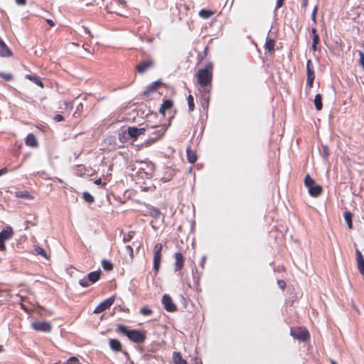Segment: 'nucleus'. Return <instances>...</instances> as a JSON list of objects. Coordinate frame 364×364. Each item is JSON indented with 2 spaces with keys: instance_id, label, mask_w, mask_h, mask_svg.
Masks as SVG:
<instances>
[{
  "instance_id": "nucleus-1",
  "label": "nucleus",
  "mask_w": 364,
  "mask_h": 364,
  "mask_svg": "<svg viewBox=\"0 0 364 364\" xmlns=\"http://www.w3.org/2000/svg\"><path fill=\"white\" fill-rule=\"evenodd\" d=\"M116 332L126 336L130 341L136 343H141L146 339V335L142 331L137 329L129 330L126 326L122 324L117 326Z\"/></svg>"
},
{
  "instance_id": "nucleus-2",
  "label": "nucleus",
  "mask_w": 364,
  "mask_h": 364,
  "mask_svg": "<svg viewBox=\"0 0 364 364\" xmlns=\"http://www.w3.org/2000/svg\"><path fill=\"white\" fill-rule=\"evenodd\" d=\"M199 85H211L213 79V65L208 63L204 68L199 69L196 73Z\"/></svg>"
},
{
  "instance_id": "nucleus-3",
  "label": "nucleus",
  "mask_w": 364,
  "mask_h": 364,
  "mask_svg": "<svg viewBox=\"0 0 364 364\" xmlns=\"http://www.w3.org/2000/svg\"><path fill=\"white\" fill-rule=\"evenodd\" d=\"M145 128H146V132H148L149 136L148 139L149 142H154L159 139L166 131L165 125H156L153 127L146 125Z\"/></svg>"
},
{
  "instance_id": "nucleus-4",
  "label": "nucleus",
  "mask_w": 364,
  "mask_h": 364,
  "mask_svg": "<svg viewBox=\"0 0 364 364\" xmlns=\"http://www.w3.org/2000/svg\"><path fill=\"white\" fill-rule=\"evenodd\" d=\"M304 185L308 188V192L311 196L318 197L321 194V186L317 185L309 174H306L305 176Z\"/></svg>"
},
{
  "instance_id": "nucleus-5",
  "label": "nucleus",
  "mask_w": 364,
  "mask_h": 364,
  "mask_svg": "<svg viewBox=\"0 0 364 364\" xmlns=\"http://www.w3.org/2000/svg\"><path fill=\"white\" fill-rule=\"evenodd\" d=\"M135 169H137L136 172L141 178H149L153 173L154 168L151 164L141 161L134 166V170Z\"/></svg>"
},
{
  "instance_id": "nucleus-6",
  "label": "nucleus",
  "mask_w": 364,
  "mask_h": 364,
  "mask_svg": "<svg viewBox=\"0 0 364 364\" xmlns=\"http://www.w3.org/2000/svg\"><path fill=\"white\" fill-rule=\"evenodd\" d=\"M32 329L38 332L49 333L51 331L52 325L46 321H35L31 324Z\"/></svg>"
},
{
  "instance_id": "nucleus-7",
  "label": "nucleus",
  "mask_w": 364,
  "mask_h": 364,
  "mask_svg": "<svg viewBox=\"0 0 364 364\" xmlns=\"http://www.w3.org/2000/svg\"><path fill=\"white\" fill-rule=\"evenodd\" d=\"M162 245L157 243L154 247V270L157 272L159 271L161 258Z\"/></svg>"
},
{
  "instance_id": "nucleus-8",
  "label": "nucleus",
  "mask_w": 364,
  "mask_h": 364,
  "mask_svg": "<svg viewBox=\"0 0 364 364\" xmlns=\"http://www.w3.org/2000/svg\"><path fill=\"white\" fill-rule=\"evenodd\" d=\"M306 85L311 87L315 79V74L312 62L309 59L306 62Z\"/></svg>"
},
{
  "instance_id": "nucleus-9",
  "label": "nucleus",
  "mask_w": 364,
  "mask_h": 364,
  "mask_svg": "<svg viewBox=\"0 0 364 364\" xmlns=\"http://www.w3.org/2000/svg\"><path fill=\"white\" fill-rule=\"evenodd\" d=\"M154 65V62L151 59L145 60L143 61H141L136 66V71L140 73H144L148 70L153 68Z\"/></svg>"
},
{
  "instance_id": "nucleus-10",
  "label": "nucleus",
  "mask_w": 364,
  "mask_h": 364,
  "mask_svg": "<svg viewBox=\"0 0 364 364\" xmlns=\"http://www.w3.org/2000/svg\"><path fill=\"white\" fill-rule=\"evenodd\" d=\"M114 301V296H111L101 302L94 310L95 314H100L109 309Z\"/></svg>"
},
{
  "instance_id": "nucleus-11",
  "label": "nucleus",
  "mask_w": 364,
  "mask_h": 364,
  "mask_svg": "<svg viewBox=\"0 0 364 364\" xmlns=\"http://www.w3.org/2000/svg\"><path fill=\"white\" fill-rule=\"evenodd\" d=\"M162 304L165 309L168 312H174L177 310L176 305L173 303L172 299L168 294H164L163 296Z\"/></svg>"
},
{
  "instance_id": "nucleus-12",
  "label": "nucleus",
  "mask_w": 364,
  "mask_h": 364,
  "mask_svg": "<svg viewBox=\"0 0 364 364\" xmlns=\"http://www.w3.org/2000/svg\"><path fill=\"white\" fill-rule=\"evenodd\" d=\"M290 334L295 338H297L300 341H305L309 338V333L306 330H293L291 329L290 331Z\"/></svg>"
},
{
  "instance_id": "nucleus-13",
  "label": "nucleus",
  "mask_w": 364,
  "mask_h": 364,
  "mask_svg": "<svg viewBox=\"0 0 364 364\" xmlns=\"http://www.w3.org/2000/svg\"><path fill=\"white\" fill-rule=\"evenodd\" d=\"M146 132V128L141 127H129L127 129V134L131 138L136 139L137 136L144 134Z\"/></svg>"
},
{
  "instance_id": "nucleus-14",
  "label": "nucleus",
  "mask_w": 364,
  "mask_h": 364,
  "mask_svg": "<svg viewBox=\"0 0 364 364\" xmlns=\"http://www.w3.org/2000/svg\"><path fill=\"white\" fill-rule=\"evenodd\" d=\"M175 258V264H174V271L178 272L180 271L184 264V257L182 254L180 252H176L174 254Z\"/></svg>"
},
{
  "instance_id": "nucleus-15",
  "label": "nucleus",
  "mask_w": 364,
  "mask_h": 364,
  "mask_svg": "<svg viewBox=\"0 0 364 364\" xmlns=\"http://www.w3.org/2000/svg\"><path fill=\"white\" fill-rule=\"evenodd\" d=\"M356 260L358 263V269L360 273L364 277V258L359 250H355Z\"/></svg>"
},
{
  "instance_id": "nucleus-16",
  "label": "nucleus",
  "mask_w": 364,
  "mask_h": 364,
  "mask_svg": "<svg viewBox=\"0 0 364 364\" xmlns=\"http://www.w3.org/2000/svg\"><path fill=\"white\" fill-rule=\"evenodd\" d=\"M14 235L13 229L11 227L8 226L2 231L0 232V239L3 240H6L10 239Z\"/></svg>"
},
{
  "instance_id": "nucleus-17",
  "label": "nucleus",
  "mask_w": 364,
  "mask_h": 364,
  "mask_svg": "<svg viewBox=\"0 0 364 364\" xmlns=\"http://www.w3.org/2000/svg\"><path fill=\"white\" fill-rule=\"evenodd\" d=\"M11 55V51L6 43L0 38V56L8 57Z\"/></svg>"
},
{
  "instance_id": "nucleus-18",
  "label": "nucleus",
  "mask_w": 364,
  "mask_h": 364,
  "mask_svg": "<svg viewBox=\"0 0 364 364\" xmlns=\"http://www.w3.org/2000/svg\"><path fill=\"white\" fill-rule=\"evenodd\" d=\"M109 345L113 351L119 352L122 350V344L117 339L110 338L109 340Z\"/></svg>"
},
{
  "instance_id": "nucleus-19",
  "label": "nucleus",
  "mask_w": 364,
  "mask_h": 364,
  "mask_svg": "<svg viewBox=\"0 0 364 364\" xmlns=\"http://www.w3.org/2000/svg\"><path fill=\"white\" fill-rule=\"evenodd\" d=\"M14 196L18 198H23L26 200H33V196L29 193L27 191H16L14 192Z\"/></svg>"
},
{
  "instance_id": "nucleus-20",
  "label": "nucleus",
  "mask_w": 364,
  "mask_h": 364,
  "mask_svg": "<svg viewBox=\"0 0 364 364\" xmlns=\"http://www.w3.org/2000/svg\"><path fill=\"white\" fill-rule=\"evenodd\" d=\"M100 274H101V271L100 270H97V271H94V272H90L87 275V277H88L87 280L90 281L91 284H94V283H95L96 282H97L100 279Z\"/></svg>"
},
{
  "instance_id": "nucleus-21",
  "label": "nucleus",
  "mask_w": 364,
  "mask_h": 364,
  "mask_svg": "<svg viewBox=\"0 0 364 364\" xmlns=\"http://www.w3.org/2000/svg\"><path fill=\"white\" fill-rule=\"evenodd\" d=\"M26 144L31 147H36L38 142L36 136L33 134H29L26 139Z\"/></svg>"
},
{
  "instance_id": "nucleus-22",
  "label": "nucleus",
  "mask_w": 364,
  "mask_h": 364,
  "mask_svg": "<svg viewBox=\"0 0 364 364\" xmlns=\"http://www.w3.org/2000/svg\"><path fill=\"white\" fill-rule=\"evenodd\" d=\"M199 92L200 97H210V92L212 88L211 85H200Z\"/></svg>"
},
{
  "instance_id": "nucleus-23",
  "label": "nucleus",
  "mask_w": 364,
  "mask_h": 364,
  "mask_svg": "<svg viewBox=\"0 0 364 364\" xmlns=\"http://www.w3.org/2000/svg\"><path fill=\"white\" fill-rule=\"evenodd\" d=\"M187 159L189 163L194 164L197 160L196 153L191 149V147L186 149Z\"/></svg>"
},
{
  "instance_id": "nucleus-24",
  "label": "nucleus",
  "mask_w": 364,
  "mask_h": 364,
  "mask_svg": "<svg viewBox=\"0 0 364 364\" xmlns=\"http://www.w3.org/2000/svg\"><path fill=\"white\" fill-rule=\"evenodd\" d=\"M173 106V102L170 100H166L165 101H164L163 104L161 105L160 108H159V112L164 114H165V111L166 109H169L172 107Z\"/></svg>"
},
{
  "instance_id": "nucleus-25",
  "label": "nucleus",
  "mask_w": 364,
  "mask_h": 364,
  "mask_svg": "<svg viewBox=\"0 0 364 364\" xmlns=\"http://www.w3.org/2000/svg\"><path fill=\"white\" fill-rule=\"evenodd\" d=\"M160 83L161 82L159 81H156V82H153L149 86H148L146 90H145L144 92V95L148 96L149 95V93L156 91L157 90L159 85H160Z\"/></svg>"
},
{
  "instance_id": "nucleus-26",
  "label": "nucleus",
  "mask_w": 364,
  "mask_h": 364,
  "mask_svg": "<svg viewBox=\"0 0 364 364\" xmlns=\"http://www.w3.org/2000/svg\"><path fill=\"white\" fill-rule=\"evenodd\" d=\"M274 40L267 38L265 42L264 48L269 53L273 52L274 50Z\"/></svg>"
},
{
  "instance_id": "nucleus-27",
  "label": "nucleus",
  "mask_w": 364,
  "mask_h": 364,
  "mask_svg": "<svg viewBox=\"0 0 364 364\" xmlns=\"http://www.w3.org/2000/svg\"><path fill=\"white\" fill-rule=\"evenodd\" d=\"M173 360L175 364H187L186 360L182 358L181 353L174 352L173 354Z\"/></svg>"
},
{
  "instance_id": "nucleus-28",
  "label": "nucleus",
  "mask_w": 364,
  "mask_h": 364,
  "mask_svg": "<svg viewBox=\"0 0 364 364\" xmlns=\"http://www.w3.org/2000/svg\"><path fill=\"white\" fill-rule=\"evenodd\" d=\"M315 107L317 110H321L323 107L322 96L321 94H316L314 100Z\"/></svg>"
},
{
  "instance_id": "nucleus-29",
  "label": "nucleus",
  "mask_w": 364,
  "mask_h": 364,
  "mask_svg": "<svg viewBox=\"0 0 364 364\" xmlns=\"http://www.w3.org/2000/svg\"><path fill=\"white\" fill-rule=\"evenodd\" d=\"M26 77L30 80L31 81L33 82L35 84L38 85L41 87H43V82L37 75H26Z\"/></svg>"
},
{
  "instance_id": "nucleus-30",
  "label": "nucleus",
  "mask_w": 364,
  "mask_h": 364,
  "mask_svg": "<svg viewBox=\"0 0 364 364\" xmlns=\"http://www.w3.org/2000/svg\"><path fill=\"white\" fill-rule=\"evenodd\" d=\"M352 218H353V215L350 212L346 211L344 213V219H345V221H346L349 229H351L352 226H353Z\"/></svg>"
},
{
  "instance_id": "nucleus-31",
  "label": "nucleus",
  "mask_w": 364,
  "mask_h": 364,
  "mask_svg": "<svg viewBox=\"0 0 364 364\" xmlns=\"http://www.w3.org/2000/svg\"><path fill=\"white\" fill-rule=\"evenodd\" d=\"M198 14L201 18L204 19H208L213 14V12L211 11L210 10L201 9L199 11Z\"/></svg>"
},
{
  "instance_id": "nucleus-32",
  "label": "nucleus",
  "mask_w": 364,
  "mask_h": 364,
  "mask_svg": "<svg viewBox=\"0 0 364 364\" xmlns=\"http://www.w3.org/2000/svg\"><path fill=\"white\" fill-rule=\"evenodd\" d=\"M102 267L105 271H111L113 269L112 263L107 259H102L101 262Z\"/></svg>"
},
{
  "instance_id": "nucleus-33",
  "label": "nucleus",
  "mask_w": 364,
  "mask_h": 364,
  "mask_svg": "<svg viewBox=\"0 0 364 364\" xmlns=\"http://www.w3.org/2000/svg\"><path fill=\"white\" fill-rule=\"evenodd\" d=\"M210 97H200V105L203 109H207L209 106Z\"/></svg>"
},
{
  "instance_id": "nucleus-34",
  "label": "nucleus",
  "mask_w": 364,
  "mask_h": 364,
  "mask_svg": "<svg viewBox=\"0 0 364 364\" xmlns=\"http://www.w3.org/2000/svg\"><path fill=\"white\" fill-rule=\"evenodd\" d=\"M188 109L190 112H193L195 108L194 99L191 95H189L187 97Z\"/></svg>"
},
{
  "instance_id": "nucleus-35",
  "label": "nucleus",
  "mask_w": 364,
  "mask_h": 364,
  "mask_svg": "<svg viewBox=\"0 0 364 364\" xmlns=\"http://www.w3.org/2000/svg\"><path fill=\"white\" fill-rule=\"evenodd\" d=\"M82 196H83L84 200L89 203H92L95 201L94 197L91 194H90L88 192H86V191L82 193Z\"/></svg>"
},
{
  "instance_id": "nucleus-36",
  "label": "nucleus",
  "mask_w": 364,
  "mask_h": 364,
  "mask_svg": "<svg viewBox=\"0 0 364 364\" xmlns=\"http://www.w3.org/2000/svg\"><path fill=\"white\" fill-rule=\"evenodd\" d=\"M87 277L85 276L82 279L79 280V284L82 287H87L91 285V283L87 280Z\"/></svg>"
},
{
  "instance_id": "nucleus-37",
  "label": "nucleus",
  "mask_w": 364,
  "mask_h": 364,
  "mask_svg": "<svg viewBox=\"0 0 364 364\" xmlns=\"http://www.w3.org/2000/svg\"><path fill=\"white\" fill-rule=\"evenodd\" d=\"M134 235V231H130L127 234H124L123 236V242L124 243L129 242L133 238Z\"/></svg>"
},
{
  "instance_id": "nucleus-38",
  "label": "nucleus",
  "mask_w": 364,
  "mask_h": 364,
  "mask_svg": "<svg viewBox=\"0 0 364 364\" xmlns=\"http://www.w3.org/2000/svg\"><path fill=\"white\" fill-rule=\"evenodd\" d=\"M35 250H36V252L37 255H40L42 257H43L44 258H48L47 253L43 248H42L41 247H36L35 248Z\"/></svg>"
},
{
  "instance_id": "nucleus-39",
  "label": "nucleus",
  "mask_w": 364,
  "mask_h": 364,
  "mask_svg": "<svg viewBox=\"0 0 364 364\" xmlns=\"http://www.w3.org/2000/svg\"><path fill=\"white\" fill-rule=\"evenodd\" d=\"M358 64L363 68L364 70V53L360 50L358 51Z\"/></svg>"
},
{
  "instance_id": "nucleus-40",
  "label": "nucleus",
  "mask_w": 364,
  "mask_h": 364,
  "mask_svg": "<svg viewBox=\"0 0 364 364\" xmlns=\"http://www.w3.org/2000/svg\"><path fill=\"white\" fill-rule=\"evenodd\" d=\"M140 313L144 316H149L153 313V311L147 307H142L140 309Z\"/></svg>"
},
{
  "instance_id": "nucleus-41",
  "label": "nucleus",
  "mask_w": 364,
  "mask_h": 364,
  "mask_svg": "<svg viewBox=\"0 0 364 364\" xmlns=\"http://www.w3.org/2000/svg\"><path fill=\"white\" fill-rule=\"evenodd\" d=\"M124 252L129 255L131 259H132L134 255L133 248L130 245H126L124 248Z\"/></svg>"
},
{
  "instance_id": "nucleus-42",
  "label": "nucleus",
  "mask_w": 364,
  "mask_h": 364,
  "mask_svg": "<svg viewBox=\"0 0 364 364\" xmlns=\"http://www.w3.org/2000/svg\"><path fill=\"white\" fill-rule=\"evenodd\" d=\"M0 77L6 81H10L13 77L11 73H0Z\"/></svg>"
},
{
  "instance_id": "nucleus-43",
  "label": "nucleus",
  "mask_w": 364,
  "mask_h": 364,
  "mask_svg": "<svg viewBox=\"0 0 364 364\" xmlns=\"http://www.w3.org/2000/svg\"><path fill=\"white\" fill-rule=\"evenodd\" d=\"M318 7L316 6L311 13V20L314 24H316V13H317Z\"/></svg>"
},
{
  "instance_id": "nucleus-44",
  "label": "nucleus",
  "mask_w": 364,
  "mask_h": 364,
  "mask_svg": "<svg viewBox=\"0 0 364 364\" xmlns=\"http://www.w3.org/2000/svg\"><path fill=\"white\" fill-rule=\"evenodd\" d=\"M68 363L80 364L79 360L76 357H71L68 360Z\"/></svg>"
},
{
  "instance_id": "nucleus-45",
  "label": "nucleus",
  "mask_w": 364,
  "mask_h": 364,
  "mask_svg": "<svg viewBox=\"0 0 364 364\" xmlns=\"http://www.w3.org/2000/svg\"><path fill=\"white\" fill-rule=\"evenodd\" d=\"M151 215L156 218L160 215V211L157 208H153L151 210Z\"/></svg>"
},
{
  "instance_id": "nucleus-46",
  "label": "nucleus",
  "mask_w": 364,
  "mask_h": 364,
  "mask_svg": "<svg viewBox=\"0 0 364 364\" xmlns=\"http://www.w3.org/2000/svg\"><path fill=\"white\" fill-rule=\"evenodd\" d=\"M53 119L57 122H62L64 120V117L63 116H62L61 114H56L55 115V117H53Z\"/></svg>"
},
{
  "instance_id": "nucleus-47",
  "label": "nucleus",
  "mask_w": 364,
  "mask_h": 364,
  "mask_svg": "<svg viewBox=\"0 0 364 364\" xmlns=\"http://www.w3.org/2000/svg\"><path fill=\"white\" fill-rule=\"evenodd\" d=\"M319 41H320L319 36L318 34L314 35L312 43L318 44Z\"/></svg>"
},
{
  "instance_id": "nucleus-48",
  "label": "nucleus",
  "mask_w": 364,
  "mask_h": 364,
  "mask_svg": "<svg viewBox=\"0 0 364 364\" xmlns=\"http://www.w3.org/2000/svg\"><path fill=\"white\" fill-rule=\"evenodd\" d=\"M284 1V0H277V5H276L275 10H277L279 8H280L283 6Z\"/></svg>"
},
{
  "instance_id": "nucleus-49",
  "label": "nucleus",
  "mask_w": 364,
  "mask_h": 364,
  "mask_svg": "<svg viewBox=\"0 0 364 364\" xmlns=\"http://www.w3.org/2000/svg\"><path fill=\"white\" fill-rule=\"evenodd\" d=\"M95 183L97 186H102V185L106 184V183H102L101 178H98V179L95 180Z\"/></svg>"
},
{
  "instance_id": "nucleus-50",
  "label": "nucleus",
  "mask_w": 364,
  "mask_h": 364,
  "mask_svg": "<svg viewBox=\"0 0 364 364\" xmlns=\"http://www.w3.org/2000/svg\"><path fill=\"white\" fill-rule=\"evenodd\" d=\"M5 249L4 240L0 239V250H4Z\"/></svg>"
},
{
  "instance_id": "nucleus-51",
  "label": "nucleus",
  "mask_w": 364,
  "mask_h": 364,
  "mask_svg": "<svg viewBox=\"0 0 364 364\" xmlns=\"http://www.w3.org/2000/svg\"><path fill=\"white\" fill-rule=\"evenodd\" d=\"M16 3L19 6H23L26 4V0H16Z\"/></svg>"
},
{
  "instance_id": "nucleus-52",
  "label": "nucleus",
  "mask_w": 364,
  "mask_h": 364,
  "mask_svg": "<svg viewBox=\"0 0 364 364\" xmlns=\"http://www.w3.org/2000/svg\"><path fill=\"white\" fill-rule=\"evenodd\" d=\"M278 284H279V287H280L282 289H284L285 288V287H286V284H285V282H284V281H282V280H279V281H278Z\"/></svg>"
},
{
  "instance_id": "nucleus-53",
  "label": "nucleus",
  "mask_w": 364,
  "mask_h": 364,
  "mask_svg": "<svg viewBox=\"0 0 364 364\" xmlns=\"http://www.w3.org/2000/svg\"><path fill=\"white\" fill-rule=\"evenodd\" d=\"M8 172V170L6 168H3L1 169H0V176Z\"/></svg>"
},
{
  "instance_id": "nucleus-54",
  "label": "nucleus",
  "mask_w": 364,
  "mask_h": 364,
  "mask_svg": "<svg viewBox=\"0 0 364 364\" xmlns=\"http://www.w3.org/2000/svg\"><path fill=\"white\" fill-rule=\"evenodd\" d=\"M205 256H203V257H202L201 261H200V266H201L203 268V267H204V264H205Z\"/></svg>"
},
{
  "instance_id": "nucleus-55",
  "label": "nucleus",
  "mask_w": 364,
  "mask_h": 364,
  "mask_svg": "<svg viewBox=\"0 0 364 364\" xmlns=\"http://www.w3.org/2000/svg\"><path fill=\"white\" fill-rule=\"evenodd\" d=\"M308 1L309 0H304L303 3L301 4V7L305 9L308 5Z\"/></svg>"
},
{
  "instance_id": "nucleus-56",
  "label": "nucleus",
  "mask_w": 364,
  "mask_h": 364,
  "mask_svg": "<svg viewBox=\"0 0 364 364\" xmlns=\"http://www.w3.org/2000/svg\"><path fill=\"white\" fill-rule=\"evenodd\" d=\"M47 22L50 26H53L55 25L54 21L51 19H47Z\"/></svg>"
},
{
  "instance_id": "nucleus-57",
  "label": "nucleus",
  "mask_w": 364,
  "mask_h": 364,
  "mask_svg": "<svg viewBox=\"0 0 364 364\" xmlns=\"http://www.w3.org/2000/svg\"><path fill=\"white\" fill-rule=\"evenodd\" d=\"M317 45L318 44L312 43L311 48H312L313 50H317Z\"/></svg>"
},
{
  "instance_id": "nucleus-58",
  "label": "nucleus",
  "mask_w": 364,
  "mask_h": 364,
  "mask_svg": "<svg viewBox=\"0 0 364 364\" xmlns=\"http://www.w3.org/2000/svg\"><path fill=\"white\" fill-rule=\"evenodd\" d=\"M311 33H312L313 36H314V35H315V34H317V33H316V28H313L311 29Z\"/></svg>"
},
{
  "instance_id": "nucleus-59",
  "label": "nucleus",
  "mask_w": 364,
  "mask_h": 364,
  "mask_svg": "<svg viewBox=\"0 0 364 364\" xmlns=\"http://www.w3.org/2000/svg\"><path fill=\"white\" fill-rule=\"evenodd\" d=\"M331 364H337L333 360L331 361Z\"/></svg>"
},
{
  "instance_id": "nucleus-60",
  "label": "nucleus",
  "mask_w": 364,
  "mask_h": 364,
  "mask_svg": "<svg viewBox=\"0 0 364 364\" xmlns=\"http://www.w3.org/2000/svg\"><path fill=\"white\" fill-rule=\"evenodd\" d=\"M3 350L2 346H0V353Z\"/></svg>"
},
{
  "instance_id": "nucleus-61",
  "label": "nucleus",
  "mask_w": 364,
  "mask_h": 364,
  "mask_svg": "<svg viewBox=\"0 0 364 364\" xmlns=\"http://www.w3.org/2000/svg\"><path fill=\"white\" fill-rule=\"evenodd\" d=\"M124 355H128V353L127 352H124Z\"/></svg>"
},
{
  "instance_id": "nucleus-62",
  "label": "nucleus",
  "mask_w": 364,
  "mask_h": 364,
  "mask_svg": "<svg viewBox=\"0 0 364 364\" xmlns=\"http://www.w3.org/2000/svg\"><path fill=\"white\" fill-rule=\"evenodd\" d=\"M130 364H134V362H133V361H132V362L130 363Z\"/></svg>"
},
{
  "instance_id": "nucleus-63",
  "label": "nucleus",
  "mask_w": 364,
  "mask_h": 364,
  "mask_svg": "<svg viewBox=\"0 0 364 364\" xmlns=\"http://www.w3.org/2000/svg\"><path fill=\"white\" fill-rule=\"evenodd\" d=\"M200 364H202V363H201V362H200Z\"/></svg>"
},
{
  "instance_id": "nucleus-64",
  "label": "nucleus",
  "mask_w": 364,
  "mask_h": 364,
  "mask_svg": "<svg viewBox=\"0 0 364 364\" xmlns=\"http://www.w3.org/2000/svg\"><path fill=\"white\" fill-rule=\"evenodd\" d=\"M183 364H185V363H183Z\"/></svg>"
}]
</instances>
